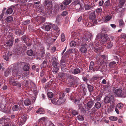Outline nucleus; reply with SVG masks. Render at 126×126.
Instances as JSON below:
<instances>
[{"label": "nucleus", "instance_id": "nucleus-64", "mask_svg": "<svg viewBox=\"0 0 126 126\" xmlns=\"http://www.w3.org/2000/svg\"><path fill=\"white\" fill-rule=\"evenodd\" d=\"M101 40L102 42L103 43L107 41V39L106 38H102Z\"/></svg>", "mask_w": 126, "mask_h": 126}, {"label": "nucleus", "instance_id": "nucleus-39", "mask_svg": "<svg viewBox=\"0 0 126 126\" xmlns=\"http://www.w3.org/2000/svg\"><path fill=\"white\" fill-rule=\"evenodd\" d=\"M18 104L19 105V106L20 108H22L23 109H25L24 107H22L23 105V102L22 100H20L19 101V103H18Z\"/></svg>", "mask_w": 126, "mask_h": 126}, {"label": "nucleus", "instance_id": "nucleus-54", "mask_svg": "<svg viewBox=\"0 0 126 126\" xmlns=\"http://www.w3.org/2000/svg\"><path fill=\"white\" fill-rule=\"evenodd\" d=\"M71 1V0H65V2L64 3L66 6L69 4Z\"/></svg>", "mask_w": 126, "mask_h": 126}, {"label": "nucleus", "instance_id": "nucleus-22", "mask_svg": "<svg viewBox=\"0 0 126 126\" xmlns=\"http://www.w3.org/2000/svg\"><path fill=\"white\" fill-rule=\"evenodd\" d=\"M119 23L120 27L121 28L125 26V24L123 20L121 19L119 20Z\"/></svg>", "mask_w": 126, "mask_h": 126}, {"label": "nucleus", "instance_id": "nucleus-33", "mask_svg": "<svg viewBox=\"0 0 126 126\" xmlns=\"http://www.w3.org/2000/svg\"><path fill=\"white\" fill-rule=\"evenodd\" d=\"M109 31V29L107 28L103 27L101 29V32L104 33H106Z\"/></svg>", "mask_w": 126, "mask_h": 126}, {"label": "nucleus", "instance_id": "nucleus-36", "mask_svg": "<svg viewBox=\"0 0 126 126\" xmlns=\"http://www.w3.org/2000/svg\"><path fill=\"white\" fill-rule=\"evenodd\" d=\"M69 45L71 47H74L76 45V43L74 41H72L70 43Z\"/></svg>", "mask_w": 126, "mask_h": 126}, {"label": "nucleus", "instance_id": "nucleus-55", "mask_svg": "<svg viewBox=\"0 0 126 126\" xmlns=\"http://www.w3.org/2000/svg\"><path fill=\"white\" fill-rule=\"evenodd\" d=\"M57 99L55 98H53L51 100L52 103L55 105H57Z\"/></svg>", "mask_w": 126, "mask_h": 126}, {"label": "nucleus", "instance_id": "nucleus-13", "mask_svg": "<svg viewBox=\"0 0 126 126\" xmlns=\"http://www.w3.org/2000/svg\"><path fill=\"white\" fill-rule=\"evenodd\" d=\"M105 56L104 55H101L100 54H99L97 55L96 58L97 60H98V61L99 62V59H102L104 60V59H105Z\"/></svg>", "mask_w": 126, "mask_h": 126}, {"label": "nucleus", "instance_id": "nucleus-24", "mask_svg": "<svg viewBox=\"0 0 126 126\" xmlns=\"http://www.w3.org/2000/svg\"><path fill=\"white\" fill-rule=\"evenodd\" d=\"M66 74L62 72H60L58 73V76L59 78H62L66 76Z\"/></svg>", "mask_w": 126, "mask_h": 126}, {"label": "nucleus", "instance_id": "nucleus-51", "mask_svg": "<svg viewBox=\"0 0 126 126\" xmlns=\"http://www.w3.org/2000/svg\"><path fill=\"white\" fill-rule=\"evenodd\" d=\"M102 95L101 94H99L96 97V100L98 101H99L101 99Z\"/></svg>", "mask_w": 126, "mask_h": 126}, {"label": "nucleus", "instance_id": "nucleus-59", "mask_svg": "<svg viewBox=\"0 0 126 126\" xmlns=\"http://www.w3.org/2000/svg\"><path fill=\"white\" fill-rule=\"evenodd\" d=\"M68 14V12L66 11H64L62 13L61 15L63 16H64L67 15Z\"/></svg>", "mask_w": 126, "mask_h": 126}, {"label": "nucleus", "instance_id": "nucleus-12", "mask_svg": "<svg viewBox=\"0 0 126 126\" xmlns=\"http://www.w3.org/2000/svg\"><path fill=\"white\" fill-rule=\"evenodd\" d=\"M54 30L56 31L55 32L53 33V34L56 35H57L58 36V35L60 33V30L57 26H56L54 28Z\"/></svg>", "mask_w": 126, "mask_h": 126}, {"label": "nucleus", "instance_id": "nucleus-17", "mask_svg": "<svg viewBox=\"0 0 126 126\" xmlns=\"http://www.w3.org/2000/svg\"><path fill=\"white\" fill-rule=\"evenodd\" d=\"M75 76H74L72 75H71L70 74H66V77L68 79H69V81H70V80H72L73 79V78H74V77Z\"/></svg>", "mask_w": 126, "mask_h": 126}, {"label": "nucleus", "instance_id": "nucleus-8", "mask_svg": "<svg viewBox=\"0 0 126 126\" xmlns=\"http://www.w3.org/2000/svg\"><path fill=\"white\" fill-rule=\"evenodd\" d=\"M11 108L10 107H8L7 108H4V109L2 110V111L4 113H7L8 114H10L11 113Z\"/></svg>", "mask_w": 126, "mask_h": 126}, {"label": "nucleus", "instance_id": "nucleus-7", "mask_svg": "<svg viewBox=\"0 0 126 126\" xmlns=\"http://www.w3.org/2000/svg\"><path fill=\"white\" fill-rule=\"evenodd\" d=\"M83 38L84 39H85L86 41H89L92 39V35L91 33H89L88 34H87V35H84Z\"/></svg>", "mask_w": 126, "mask_h": 126}, {"label": "nucleus", "instance_id": "nucleus-16", "mask_svg": "<svg viewBox=\"0 0 126 126\" xmlns=\"http://www.w3.org/2000/svg\"><path fill=\"white\" fill-rule=\"evenodd\" d=\"M104 102L106 103H109L110 102V99L108 96H106L104 99Z\"/></svg>", "mask_w": 126, "mask_h": 126}, {"label": "nucleus", "instance_id": "nucleus-30", "mask_svg": "<svg viewBox=\"0 0 126 126\" xmlns=\"http://www.w3.org/2000/svg\"><path fill=\"white\" fill-rule=\"evenodd\" d=\"M52 1L49 0H45L44 2V5H49L51 3Z\"/></svg>", "mask_w": 126, "mask_h": 126}, {"label": "nucleus", "instance_id": "nucleus-6", "mask_svg": "<svg viewBox=\"0 0 126 126\" xmlns=\"http://www.w3.org/2000/svg\"><path fill=\"white\" fill-rule=\"evenodd\" d=\"M27 120L26 118L24 115H23L22 116L21 118L20 119L19 118V125H22Z\"/></svg>", "mask_w": 126, "mask_h": 126}, {"label": "nucleus", "instance_id": "nucleus-26", "mask_svg": "<svg viewBox=\"0 0 126 126\" xmlns=\"http://www.w3.org/2000/svg\"><path fill=\"white\" fill-rule=\"evenodd\" d=\"M101 106V104L99 102H97L95 104L94 107H95L96 109H99Z\"/></svg>", "mask_w": 126, "mask_h": 126}, {"label": "nucleus", "instance_id": "nucleus-15", "mask_svg": "<svg viewBox=\"0 0 126 126\" xmlns=\"http://www.w3.org/2000/svg\"><path fill=\"white\" fill-rule=\"evenodd\" d=\"M95 15L94 13H92L90 15L89 17L91 20H93L95 19Z\"/></svg>", "mask_w": 126, "mask_h": 126}, {"label": "nucleus", "instance_id": "nucleus-28", "mask_svg": "<svg viewBox=\"0 0 126 126\" xmlns=\"http://www.w3.org/2000/svg\"><path fill=\"white\" fill-rule=\"evenodd\" d=\"M11 72V71L9 69H7L4 73L5 76L7 77L9 75Z\"/></svg>", "mask_w": 126, "mask_h": 126}, {"label": "nucleus", "instance_id": "nucleus-47", "mask_svg": "<svg viewBox=\"0 0 126 126\" xmlns=\"http://www.w3.org/2000/svg\"><path fill=\"white\" fill-rule=\"evenodd\" d=\"M44 111V109L42 108H40L38 109L37 111H36V113L42 112L43 114V112Z\"/></svg>", "mask_w": 126, "mask_h": 126}, {"label": "nucleus", "instance_id": "nucleus-40", "mask_svg": "<svg viewBox=\"0 0 126 126\" xmlns=\"http://www.w3.org/2000/svg\"><path fill=\"white\" fill-rule=\"evenodd\" d=\"M116 62H115L112 61L110 62L109 64L110 67L111 68L114 66Z\"/></svg>", "mask_w": 126, "mask_h": 126}, {"label": "nucleus", "instance_id": "nucleus-14", "mask_svg": "<svg viewBox=\"0 0 126 126\" xmlns=\"http://www.w3.org/2000/svg\"><path fill=\"white\" fill-rule=\"evenodd\" d=\"M18 69H13V74L15 77L19 76L20 75L19 73H18Z\"/></svg>", "mask_w": 126, "mask_h": 126}, {"label": "nucleus", "instance_id": "nucleus-20", "mask_svg": "<svg viewBox=\"0 0 126 126\" xmlns=\"http://www.w3.org/2000/svg\"><path fill=\"white\" fill-rule=\"evenodd\" d=\"M55 60H54L52 62V65L53 67L58 66L59 65V63L57 62V60L56 58Z\"/></svg>", "mask_w": 126, "mask_h": 126}, {"label": "nucleus", "instance_id": "nucleus-56", "mask_svg": "<svg viewBox=\"0 0 126 126\" xmlns=\"http://www.w3.org/2000/svg\"><path fill=\"white\" fill-rule=\"evenodd\" d=\"M47 63L46 60H44L42 64V66H43V67H45L47 65Z\"/></svg>", "mask_w": 126, "mask_h": 126}, {"label": "nucleus", "instance_id": "nucleus-11", "mask_svg": "<svg viewBox=\"0 0 126 126\" xmlns=\"http://www.w3.org/2000/svg\"><path fill=\"white\" fill-rule=\"evenodd\" d=\"M94 104V102L92 100L88 101L86 104L87 109H89V108H91L93 105Z\"/></svg>", "mask_w": 126, "mask_h": 126}, {"label": "nucleus", "instance_id": "nucleus-27", "mask_svg": "<svg viewBox=\"0 0 126 126\" xmlns=\"http://www.w3.org/2000/svg\"><path fill=\"white\" fill-rule=\"evenodd\" d=\"M47 10H48L50 12L53 9V7L52 6L51 3V4L49 5H48L47 6Z\"/></svg>", "mask_w": 126, "mask_h": 126}, {"label": "nucleus", "instance_id": "nucleus-46", "mask_svg": "<svg viewBox=\"0 0 126 126\" xmlns=\"http://www.w3.org/2000/svg\"><path fill=\"white\" fill-rule=\"evenodd\" d=\"M65 37L64 34H62L61 35V41L63 42L65 40Z\"/></svg>", "mask_w": 126, "mask_h": 126}, {"label": "nucleus", "instance_id": "nucleus-41", "mask_svg": "<svg viewBox=\"0 0 126 126\" xmlns=\"http://www.w3.org/2000/svg\"><path fill=\"white\" fill-rule=\"evenodd\" d=\"M13 12V10L12 8H8L6 11L7 13L9 14H11Z\"/></svg>", "mask_w": 126, "mask_h": 126}, {"label": "nucleus", "instance_id": "nucleus-38", "mask_svg": "<svg viewBox=\"0 0 126 126\" xmlns=\"http://www.w3.org/2000/svg\"><path fill=\"white\" fill-rule=\"evenodd\" d=\"M19 109V107L17 105L14 106L12 108V109L14 111L18 110Z\"/></svg>", "mask_w": 126, "mask_h": 126}, {"label": "nucleus", "instance_id": "nucleus-42", "mask_svg": "<svg viewBox=\"0 0 126 126\" xmlns=\"http://www.w3.org/2000/svg\"><path fill=\"white\" fill-rule=\"evenodd\" d=\"M72 114L74 116H75L78 114V111L75 110H73L72 111Z\"/></svg>", "mask_w": 126, "mask_h": 126}, {"label": "nucleus", "instance_id": "nucleus-37", "mask_svg": "<svg viewBox=\"0 0 126 126\" xmlns=\"http://www.w3.org/2000/svg\"><path fill=\"white\" fill-rule=\"evenodd\" d=\"M101 48V47H94L93 49L94 50V51L96 53H98V52H100V50Z\"/></svg>", "mask_w": 126, "mask_h": 126}, {"label": "nucleus", "instance_id": "nucleus-60", "mask_svg": "<svg viewBox=\"0 0 126 126\" xmlns=\"http://www.w3.org/2000/svg\"><path fill=\"white\" fill-rule=\"evenodd\" d=\"M101 35H108L107 34H103L102 33H99L97 36L96 37V38H98L99 39V38H100V36H101Z\"/></svg>", "mask_w": 126, "mask_h": 126}, {"label": "nucleus", "instance_id": "nucleus-1", "mask_svg": "<svg viewBox=\"0 0 126 126\" xmlns=\"http://www.w3.org/2000/svg\"><path fill=\"white\" fill-rule=\"evenodd\" d=\"M58 36L57 35L53 34H52L51 36L48 35L46 41L48 44H52L55 41Z\"/></svg>", "mask_w": 126, "mask_h": 126}, {"label": "nucleus", "instance_id": "nucleus-44", "mask_svg": "<svg viewBox=\"0 0 126 126\" xmlns=\"http://www.w3.org/2000/svg\"><path fill=\"white\" fill-rule=\"evenodd\" d=\"M94 64V63L92 61H91L90 63V65L89 66V70H92L93 68V65Z\"/></svg>", "mask_w": 126, "mask_h": 126}, {"label": "nucleus", "instance_id": "nucleus-9", "mask_svg": "<svg viewBox=\"0 0 126 126\" xmlns=\"http://www.w3.org/2000/svg\"><path fill=\"white\" fill-rule=\"evenodd\" d=\"M87 45L86 44H85L84 45H81L82 47L80 48V50L82 53H84L86 52L87 51V49L86 47H85Z\"/></svg>", "mask_w": 126, "mask_h": 126}, {"label": "nucleus", "instance_id": "nucleus-52", "mask_svg": "<svg viewBox=\"0 0 126 126\" xmlns=\"http://www.w3.org/2000/svg\"><path fill=\"white\" fill-rule=\"evenodd\" d=\"M45 119V117H43L40 118L38 122V123H40L42 122V121H44Z\"/></svg>", "mask_w": 126, "mask_h": 126}, {"label": "nucleus", "instance_id": "nucleus-34", "mask_svg": "<svg viewBox=\"0 0 126 126\" xmlns=\"http://www.w3.org/2000/svg\"><path fill=\"white\" fill-rule=\"evenodd\" d=\"M109 119L111 121H116L117 119V118L115 116H112L109 117Z\"/></svg>", "mask_w": 126, "mask_h": 126}, {"label": "nucleus", "instance_id": "nucleus-3", "mask_svg": "<svg viewBox=\"0 0 126 126\" xmlns=\"http://www.w3.org/2000/svg\"><path fill=\"white\" fill-rule=\"evenodd\" d=\"M75 4V7L76 10L78 12H81L82 10V8L81 5L79 3L78 1H75L74 2Z\"/></svg>", "mask_w": 126, "mask_h": 126}, {"label": "nucleus", "instance_id": "nucleus-25", "mask_svg": "<svg viewBox=\"0 0 126 126\" xmlns=\"http://www.w3.org/2000/svg\"><path fill=\"white\" fill-rule=\"evenodd\" d=\"M6 44L7 46L11 47L13 45V41L12 40H9L6 42Z\"/></svg>", "mask_w": 126, "mask_h": 126}, {"label": "nucleus", "instance_id": "nucleus-29", "mask_svg": "<svg viewBox=\"0 0 126 126\" xmlns=\"http://www.w3.org/2000/svg\"><path fill=\"white\" fill-rule=\"evenodd\" d=\"M78 119L80 121H83L84 120V115H79L77 116Z\"/></svg>", "mask_w": 126, "mask_h": 126}, {"label": "nucleus", "instance_id": "nucleus-58", "mask_svg": "<svg viewBox=\"0 0 126 126\" xmlns=\"http://www.w3.org/2000/svg\"><path fill=\"white\" fill-rule=\"evenodd\" d=\"M65 58L64 57H62V58L61 59L60 61V64H62V63H65Z\"/></svg>", "mask_w": 126, "mask_h": 126}, {"label": "nucleus", "instance_id": "nucleus-50", "mask_svg": "<svg viewBox=\"0 0 126 126\" xmlns=\"http://www.w3.org/2000/svg\"><path fill=\"white\" fill-rule=\"evenodd\" d=\"M9 55V53H7V55H3L4 59L7 61L9 60V57L8 55Z\"/></svg>", "mask_w": 126, "mask_h": 126}, {"label": "nucleus", "instance_id": "nucleus-49", "mask_svg": "<svg viewBox=\"0 0 126 126\" xmlns=\"http://www.w3.org/2000/svg\"><path fill=\"white\" fill-rule=\"evenodd\" d=\"M30 22V21L29 20H27L22 22V24L24 25H26L29 24Z\"/></svg>", "mask_w": 126, "mask_h": 126}, {"label": "nucleus", "instance_id": "nucleus-57", "mask_svg": "<svg viewBox=\"0 0 126 126\" xmlns=\"http://www.w3.org/2000/svg\"><path fill=\"white\" fill-rule=\"evenodd\" d=\"M123 107V105L121 103L118 104L116 106V107H118L119 108L121 109Z\"/></svg>", "mask_w": 126, "mask_h": 126}, {"label": "nucleus", "instance_id": "nucleus-61", "mask_svg": "<svg viewBox=\"0 0 126 126\" xmlns=\"http://www.w3.org/2000/svg\"><path fill=\"white\" fill-rule=\"evenodd\" d=\"M5 108V106L2 104H0V110L2 111V110Z\"/></svg>", "mask_w": 126, "mask_h": 126}, {"label": "nucleus", "instance_id": "nucleus-32", "mask_svg": "<svg viewBox=\"0 0 126 126\" xmlns=\"http://www.w3.org/2000/svg\"><path fill=\"white\" fill-rule=\"evenodd\" d=\"M13 17L12 16H9L6 18V20L7 22H10L13 21Z\"/></svg>", "mask_w": 126, "mask_h": 126}, {"label": "nucleus", "instance_id": "nucleus-18", "mask_svg": "<svg viewBox=\"0 0 126 126\" xmlns=\"http://www.w3.org/2000/svg\"><path fill=\"white\" fill-rule=\"evenodd\" d=\"M66 6L64 3L63 2L60 4L59 7V8H60L62 10H63L66 8Z\"/></svg>", "mask_w": 126, "mask_h": 126}, {"label": "nucleus", "instance_id": "nucleus-35", "mask_svg": "<svg viewBox=\"0 0 126 126\" xmlns=\"http://www.w3.org/2000/svg\"><path fill=\"white\" fill-rule=\"evenodd\" d=\"M88 88L89 91L91 92L93 91V87L91 85L87 84Z\"/></svg>", "mask_w": 126, "mask_h": 126}, {"label": "nucleus", "instance_id": "nucleus-19", "mask_svg": "<svg viewBox=\"0 0 126 126\" xmlns=\"http://www.w3.org/2000/svg\"><path fill=\"white\" fill-rule=\"evenodd\" d=\"M85 10H89L92 9H93V6H92L90 4H88L85 5Z\"/></svg>", "mask_w": 126, "mask_h": 126}, {"label": "nucleus", "instance_id": "nucleus-63", "mask_svg": "<svg viewBox=\"0 0 126 126\" xmlns=\"http://www.w3.org/2000/svg\"><path fill=\"white\" fill-rule=\"evenodd\" d=\"M113 46V44L112 43H110L107 46V47L108 48H110Z\"/></svg>", "mask_w": 126, "mask_h": 126}, {"label": "nucleus", "instance_id": "nucleus-21", "mask_svg": "<svg viewBox=\"0 0 126 126\" xmlns=\"http://www.w3.org/2000/svg\"><path fill=\"white\" fill-rule=\"evenodd\" d=\"M81 71V70L78 68H76L74 69L73 71V73L75 74H77L80 73Z\"/></svg>", "mask_w": 126, "mask_h": 126}, {"label": "nucleus", "instance_id": "nucleus-48", "mask_svg": "<svg viewBox=\"0 0 126 126\" xmlns=\"http://www.w3.org/2000/svg\"><path fill=\"white\" fill-rule=\"evenodd\" d=\"M29 67L27 65H25L23 67V69L25 71H27L29 69Z\"/></svg>", "mask_w": 126, "mask_h": 126}, {"label": "nucleus", "instance_id": "nucleus-53", "mask_svg": "<svg viewBox=\"0 0 126 126\" xmlns=\"http://www.w3.org/2000/svg\"><path fill=\"white\" fill-rule=\"evenodd\" d=\"M54 67L53 70L54 71V72H55V73H56L58 72L59 70V68L58 66H56Z\"/></svg>", "mask_w": 126, "mask_h": 126}, {"label": "nucleus", "instance_id": "nucleus-2", "mask_svg": "<svg viewBox=\"0 0 126 126\" xmlns=\"http://www.w3.org/2000/svg\"><path fill=\"white\" fill-rule=\"evenodd\" d=\"M80 82V80L79 78L75 77L72 80L69 81L68 86L70 87L73 86L74 84H78Z\"/></svg>", "mask_w": 126, "mask_h": 126}, {"label": "nucleus", "instance_id": "nucleus-31", "mask_svg": "<svg viewBox=\"0 0 126 126\" xmlns=\"http://www.w3.org/2000/svg\"><path fill=\"white\" fill-rule=\"evenodd\" d=\"M27 53L28 55L31 56L33 54V53L32 50L31 49L27 51Z\"/></svg>", "mask_w": 126, "mask_h": 126}, {"label": "nucleus", "instance_id": "nucleus-45", "mask_svg": "<svg viewBox=\"0 0 126 126\" xmlns=\"http://www.w3.org/2000/svg\"><path fill=\"white\" fill-rule=\"evenodd\" d=\"M47 95L48 97L50 98H52L53 96V93L51 92H48L47 93Z\"/></svg>", "mask_w": 126, "mask_h": 126}, {"label": "nucleus", "instance_id": "nucleus-10", "mask_svg": "<svg viewBox=\"0 0 126 126\" xmlns=\"http://www.w3.org/2000/svg\"><path fill=\"white\" fill-rule=\"evenodd\" d=\"M12 83L10 84L14 86H17L18 88H19L21 86V85L17 81L11 80Z\"/></svg>", "mask_w": 126, "mask_h": 126}, {"label": "nucleus", "instance_id": "nucleus-62", "mask_svg": "<svg viewBox=\"0 0 126 126\" xmlns=\"http://www.w3.org/2000/svg\"><path fill=\"white\" fill-rule=\"evenodd\" d=\"M111 18V17L110 16L108 15L106 16L105 18V19L106 21H109L110 19Z\"/></svg>", "mask_w": 126, "mask_h": 126}, {"label": "nucleus", "instance_id": "nucleus-4", "mask_svg": "<svg viewBox=\"0 0 126 126\" xmlns=\"http://www.w3.org/2000/svg\"><path fill=\"white\" fill-rule=\"evenodd\" d=\"M52 25V24L47 23L44 24L43 27V29L46 31H48L50 29Z\"/></svg>", "mask_w": 126, "mask_h": 126}, {"label": "nucleus", "instance_id": "nucleus-5", "mask_svg": "<svg viewBox=\"0 0 126 126\" xmlns=\"http://www.w3.org/2000/svg\"><path fill=\"white\" fill-rule=\"evenodd\" d=\"M66 99L62 97H60L57 100V105H60L65 103Z\"/></svg>", "mask_w": 126, "mask_h": 126}, {"label": "nucleus", "instance_id": "nucleus-43", "mask_svg": "<svg viewBox=\"0 0 126 126\" xmlns=\"http://www.w3.org/2000/svg\"><path fill=\"white\" fill-rule=\"evenodd\" d=\"M114 81H117L118 82H119L120 80V79L119 78V77L117 75H115L114 76Z\"/></svg>", "mask_w": 126, "mask_h": 126}, {"label": "nucleus", "instance_id": "nucleus-23", "mask_svg": "<svg viewBox=\"0 0 126 126\" xmlns=\"http://www.w3.org/2000/svg\"><path fill=\"white\" fill-rule=\"evenodd\" d=\"M24 103L26 106H29L31 104V101L30 100L26 99L24 101Z\"/></svg>", "mask_w": 126, "mask_h": 126}]
</instances>
